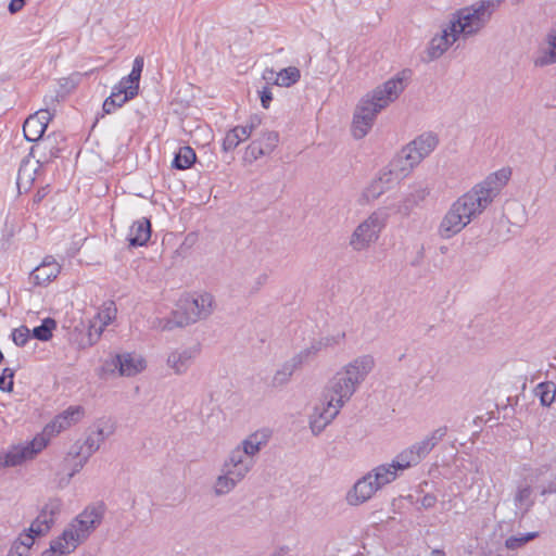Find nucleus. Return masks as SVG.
Here are the masks:
<instances>
[{"mask_svg": "<svg viewBox=\"0 0 556 556\" xmlns=\"http://www.w3.org/2000/svg\"><path fill=\"white\" fill-rule=\"evenodd\" d=\"M446 427L433 430L422 440L399 453L389 464H382L358 479L345 495L346 503L358 506L369 501L377 491L393 482L400 472L418 465L445 437Z\"/></svg>", "mask_w": 556, "mask_h": 556, "instance_id": "1", "label": "nucleus"}, {"mask_svg": "<svg viewBox=\"0 0 556 556\" xmlns=\"http://www.w3.org/2000/svg\"><path fill=\"white\" fill-rule=\"evenodd\" d=\"M510 177L509 169H501L489 175L482 182L459 197L440 222L438 233L451 239L479 216L500 193Z\"/></svg>", "mask_w": 556, "mask_h": 556, "instance_id": "2", "label": "nucleus"}, {"mask_svg": "<svg viewBox=\"0 0 556 556\" xmlns=\"http://www.w3.org/2000/svg\"><path fill=\"white\" fill-rule=\"evenodd\" d=\"M271 434L268 428L258 429L228 452L213 483L216 496L229 494L248 477L255 466L256 456L268 444Z\"/></svg>", "mask_w": 556, "mask_h": 556, "instance_id": "3", "label": "nucleus"}, {"mask_svg": "<svg viewBox=\"0 0 556 556\" xmlns=\"http://www.w3.org/2000/svg\"><path fill=\"white\" fill-rule=\"evenodd\" d=\"M408 74L403 71L367 92L356 105L353 115L352 135L364 138L372 128L377 115L393 103L407 87Z\"/></svg>", "mask_w": 556, "mask_h": 556, "instance_id": "4", "label": "nucleus"}, {"mask_svg": "<svg viewBox=\"0 0 556 556\" xmlns=\"http://www.w3.org/2000/svg\"><path fill=\"white\" fill-rule=\"evenodd\" d=\"M102 505H89L64 528L61 535L50 542L41 556H66L73 553L101 525Z\"/></svg>", "mask_w": 556, "mask_h": 556, "instance_id": "5", "label": "nucleus"}, {"mask_svg": "<svg viewBox=\"0 0 556 556\" xmlns=\"http://www.w3.org/2000/svg\"><path fill=\"white\" fill-rule=\"evenodd\" d=\"M375 367L376 361L372 355H358L344 364L329 379L327 388H329L330 392L349 402Z\"/></svg>", "mask_w": 556, "mask_h": 556, "instance_id": "6", "label": "nucleus"}, {"mask_svg": "<svg viewBox=\"0 0 556 556\" xmlns=\"http://www.w3.org/2000/svg\"><path fill=\"white\" fill-rule=\"evenodd\" d=\"M497 7L498 2L494 0H481L457 10L448 23L460 39L467 40L489 24Z\"/></svg>", "mask_w": 556, "mask_h": 556, "instance_id": "7", "label": "nucleus"}, {"mask_svg": "<svg viewBox=\"0 0 556 556\" xmlns=\"http://www.w3.org/2000/svg\"><path fill=\"white\" fill-rule=\"evenodd\" d=\"M390 207H378L354 229L350 238V245L354 251L367 250L379 239L390 218Z\"/></svg>", "mask_w": 556, "mask_h": 556, "instance_id": "8", "label": "nucleus"}, {"mask_svg": "<svg viewBox=\"0 0 556 556\" xmlns=\"http://www.w3.org/2000/svg\"><path fill=\"white\" fill-rule=\"evenodd\" d=\"M112 433V430L109 428H104L101 424L96 425L94 429L88 434L85 442L81 445L73 446L72 451L68 453L70 456H74L76 462L73 466V469L65 478H61L59 481V486H66L71 479L75 473L80 471V469L88 462L90 456L97 452L100 446L103 444L106 438H109Z\"/></svg>", "mask_w": 556, "mask_h": 556, "instance_id": "9", "label": "nucleus"}, {"mask_svg": "<svg viewBox=\"0 0 556 556\" xmlns=\"http://www.w3.org/2000/svg\"><path fill=\"white\" fill-rule=\"evenodd\" d=\"M348 403L343 397L325 388L323 401L314 407L309 416V428L318 435L337 417L341 408Z\"/></svg>", "mask_w": 556, "mask_h": 556, "instance_id": "10", "label": "nucleus"}, {"mask_svg": "<svg viewBox=\"0 0 556 556\" xmlns=\"http://www.w3.org/2000/svg\"><path fill=\"white\" fill-rule=\"evenodd\" d=\"M438 137L432 132H425L405 146L396 155L405 164L404 170H412L438 146Z\"/></svg>", "mask_w": 556, "mask_h": 556, "instance_id": "11", "label": "nucleus"}, {"mask_svg": "<svg viewBox=\"0 0 556 556\" xmlns=\"http://www.w3.org/2000/svg\"><path fill=\"white\" fill-rule=\"evenodd\" d=\"M143 65V58L140 55L136 56L130 74L126 77H123L121 81L113 88L110 98L114 100L118 108H122L127 101L131 100L138 94Z\"/></svg>", "mask_w": 556, "mask_h": 556, "instance_id": "12", "label": "nucleus"}, {"mask_svg": "<svg viewBox=\"0 0 556 556\" xmlns=\"http://www.w3.org/2000/svg\"><path fill=\"white\" fill-rule=\"evenodd\" d=\"M147 367L144 357L137 353H123L105 361L101 367L100 375L114 374L118 370L122 377H134L142 372Z\"/></svg>", "mask_w": 556, "mask_h": 556, "instance_id": "13", "label": "nucleus"}, {"mask_svg": "<svg viewBox=\"0 0 556 556\" xmlns=\"http://www.w3.org/2000/svg\"><path fill=\"white\" fill-rule=\"evenodd\" d=\"M430 194V188L425 181L415 182L409 187V190L397 202H392L383 207H390L391 215H400L401 217H408L413 211L420 206V204Z\"/></svg>", "mask_w": 556, "mask_h": 556, "instance_id": "14", "label": "nucleus"}, {"mask_svg": "<svg viewBox=\"0 0 556 556\" xmlns=\"http://www.w3.org/2000/svg\"><path fill=\"white\" fill-rule=\"evenodd\" d=\"M180 303L186 316L184 320L178 321V325L184 326L210 316L213 312L214 298L212 294L204 292L186 296Z\"/></svg>", "mask_w": 556, "mask_h": 556, "instance_id": "15", "label": "nucleus"}, {"mask_svg": "<svg viewBox=\"0 0 556 556\" xmlns=\"http://www.w3.org/2000/svg\"><path fill=\"white\" fill-rule=\"evenodd\" d=\"M46 445L45 437L37 435L30 442L12 446L5 455L0 456V468L21 465L25 460L34 458Z\"/></svg>", "mask_w": 556, "mask_h": 556, "instance_id": "16", "label": "nucleus"}, {"mask_svg": "<svg viewBox=\"0 0 556 556\" xmlns=\"http://www.w3.org/2000/svg\"><path fill=\"white\" fill-rule=\"evenodd\" d=\"M63 508V502L59 497H50L42 505L38 516L31 522L29 531L37 535L47 534L56 521V518L61 514Z\"/></svg>", "mask_w": 556, "mask_h": 556, "instance_id": "17", "label": "nucleus"}, {"mask_svg": "<svg viewBox=\"0 0 556 556\" xmlns=\"http://www.w3.org/2000/svg\"><path fill=\"white\" fill-rule=\"evenodd\" d=\"M54 112V110L51 111V109L47 106L28 116L23 125V132L26 140L37 141L41 139Z\"/></svg>", "mask_w": 556, "mask_h": 556, "instance_id": "18", "label": "nucleus"}, {"mask_svg": "<svg viewBox=\"0 0 556 556\" xmlns=\"http://www.w3.org/2000/svg\"><path fill=\"white\" fill-rule=\"evenodd\" d=\"M460 40L458 35L453 31V27L450 23H447L441 30L440 34H437L429 42L427 52L431 60L439 59L442 56L448 48Z\"/></svg>", "mask_w": 556, "mask_h": 556, "instance_id": "19", "label": "nucleus"}, {"mask_svg": "<svg viewBox=\"0 0 556 556\" xmlns=\"http://www.w3.org/2000/svg\"><path fill=\"white\" fill-rule=\"evenodd\" d=\"M116 306L114 302H105L99 311L97 317L89 327V343L93 344L100 338L103 329L110 325L116 317Z\"/></svg>", "mask_w": 556, "mask_h": 556, "instance_id": "20", "label": "nucleus"}, {"mask_svg": "<svg viewBox=\"0 0 556 556\" xmlns=\"http://www.w3.org/2000/svg\"><path fill=\"white\" fill-rule=\"evenodd\" d=\"M279 142V135L276 131H264L262 136L253 140L247 148V155L252 160L270 154Z\"/></svg>", "mask_w": 556, "mask_h": 556, "instance_id": "21", "label": "nucleus"}, {"mask_svg": "<svg viewBox=\"0 0 556 556\" xmlns=\"http://www.w3.org/2000/svg\"><path fill=\"white\" fill-rule=\"evenodd\" d=\"M540 470L529 475L522 483L517 486L514 497L515 506L521 510L522 515L527 514L534 504L532 498V484L539 480Z\"/></svg>", "mask_w": 556, "mask_h": 556, "instance_id": "22", "label": "nucleus"}, {"mask_svg": "<svg viewBox=\"0 0 556 556\" xmlns=\"http://www.w3.org/2000/svg\"><path fill=\"white\" fill-rule=\"evenodd\" d=\"M260 118L253 117L249 121L248 125L236 126L230 129L223 140V149L225 151L236 149L242 141H245L252 135L253 130L260 125Z\"/></svg>", "mask_w": 556, "mask_h": 556, "instance_id": "23", "label": "nucleus"}, {"mask_svg": "<svg viewBox=\"0 0 556 556\" xmlns=\"http://www.w3.org/2000/svg\"><path fill=\"white\" fill-rule=\"evenodd\" d=\"M83 416V409L79 406H71L62 414L58 415L45 429L49 434L59 433L78 422Z\"/></svg>", "mask_w": 556, "mask_h": 556, "instance_id": "24", "label": "nucleus"}, {"mask_svg": "<svg viewBox=\"0 0 556 556\" xmlns=\"http://www.w3.org/2000/svg\"><path fill=\"white\" fill-rule=\"evenodd\" d=\"M61 266L51 256H47L39 266L31 271V279L37 286H46L60 274Z\"/></svg>", "mask_w": 556, "mask_h": 556, "instance_id": "25", "label": "nucleus"}, {"mask_svg": "<svg viewBox=\"0 0 556 556\" xmlns=\"http://www.w3.org/2000/svg\"><path fill=\"white\" fill-rule=\"evenodd\" d=\"M195 354L197 351L193 349L173 351L167 357V365L175 374L182 375L190 368Z\"/></svg>", "mask_w": 556, "mask_h": 556, "instance_id": "26", "label": "nucleus"}, {"mask_svg": "<svg viewBox=\"0 0 556 556\" xmlns=\"http://www.w3.org/2000/svg\"><path fill=\"white\" fill-rule=\"evenodd\" d=\"M39 161L24 160L18 168L16 186L20 193L27 192L36 178Z\"/></svg>", "mask_w": 556, "mask_h": 556, "instance_id": "27", "label": "nucleus"}, {"mask_svg": "<svg viewBox=\"0 0 556 556\" xmlns=\"http://www.w3.org/2000/svg\"><path fill=\"white\" fill-rule=\"evenodd\" d=\"M151 237V224L147 218L134 222L128 232V241L131 247L144 245Z\"/></svg>", "mask_w": 556, "mask_h": 556, "instance_id": "28", "label": "nucleus"}, {"mask_svg": "<svg viewBox=\"0 0 556 556\" xmlns=\"http://www.w3.org/2000/svg\"><path fill=\"white\" fill-rule=\"evenodd\" d=\"M300 369L295 363L290 358L286 361L283 364L278 367L270 381L268 382V387L271 389H281L287 386L292 378V375Z\"/></svg>", "mask_w": 556, "mask_h": 556, "instance_id": "29", "label": "nucleus"}, {"mask_svg": "<svg viewBox=\"0 0 556 556\" xmlns=\"http://www.w3.org/2000/svg\"><path fill=\"white\" fill-rule=\"evenodd\" d=\"M275 75V84L281 87H290L298 83L301 77L300 70L294 66L283 68L279 73H275L274 70H266L263 77L269 80L273 79Z\"/></svg>", "mask_w": 556, "mask_h": 556, "instance_id": "30", "label": "nucleus"}, {"mask_svg": "<svg viewBox=\"0 0 556 556\" xmlns=\"http://www.w3.org/2000/svg\"><path fill=\"white\" fill-rule=\"evenodd\" d=\"M404 167L405 164L402 161H400L397 156H395L390 163L389 169H384L383 172H381L378 179L382 182V186H384L388 189L391 185L404 178L410 172L404 170Z\"/></svg>", "mask_w": 556, "mask_h": 556, "instance_id": "31", "label": "nucleus"}, {"mask_svg": "<svg viewBox=\"0 0 556 556\" xmlns=\"http://www.w3.org/2000/svg\"><path fill=\"white\" fill-rule=\"evenodd\" d=\"M324 351L321 345H319L318 340H314L311 344L303 350H301L298 354H295L291 359L295 363V365L301 368L302 366L308 364L318 355L319 352Z\"/></svg>", "mask_w": 556, "mask_h": 556, "instance_id": "32", "label": "nucleus"}, {"mask_svg": "<svg viewBox=\"0 0 556 556\" xmlns=\"http://www.w3.org/2000/svg\"><path fill=\"white\" fill-rule=\"evenodd\" d=\"M195 152L190 147H182L176 153L173 166L178 169H187L195 162Z\"/></svg>", "mask_w": 556, "mask_h": 556, "instance_id": "33", "label": "nucleus"}, {"mask_svg": "<svg viewBox=\"0 0 556 556\" xmlns=\"http://www.w3.org/2000/svg\"><path fill=\"white\" fill-rule=\"evenodd\" d=\"M535 394L543 406H551L556 397V384L553 381L541 382L535 388Z\"/></svg>", "mask_w": 556, "mask_h": 556, "instance_id": "34", "label": "nucleus"}, {"mask_svg": "<svg viewBox=\"0 0 556 556\" xmlns=\"http://www.w3.org/2000/svg\"><path fill=\"white\" fill-rule=\"evenodd\" d=\"M55 326L54 319L46 318L40 326L34 328L33 336L38 340L48 341L52 337V330Z\"/></svg>", "mask_w": 556, "mask_h": 556, "instance_id": "35", "label": "nucleus"}, {"mask_svg": "<svg viewBox=\"0 0 556 556\" xmlns=\"http://www.w3.org/2000/svg\"><path fill=\"white\" fill-rule=\"evenodd\" d=\"M345 337L346 336L344 331H337L334 333L321 337L317 340L319 342V345H321L323 350H328L344 343Z\"/></svg>", "mask_w": 556, "mask_h": 556, "instance_id": "36", "label": "nucleus"}, {"mask_svg": "<svg viewBox=\"0 0 556 556\" xmlns=\"http://www.w3.org/2000/svg\"><path fill=\"white\" fill-rule=\"evenodd\" d=\"M536 536H538V532H529V533L521 534L518 536H509L505 541V546L508 549H513V551L518 549V548L522 547L523 545H526L531 540L535 539Z\"/></svg>", "mask_w": 556, "mask_h": 556, "instance_id": "37", "label": "nucleus"}, {"mask_svg": "<svg viewBox=\"0 0 556 556\" xmlns=\"http://www.w3.org/2000/svg\"><path fill=\"white\" fill-rule=\"evenodd\" d=\"M387 188L382 186L379 179L374 180L364 191V197L367 201H372L379 198Z\"/></svg>", "mask_w": 556, "mask_h": 556, "instance_id": "38", "label": "nucleus"}, {"mask_svg": "<svg viewBox=\"0 0 556 556\" xmlns=\"http://www.w3.org/2000/svg\"><path fill=\"white\" fill-rule=\"evenodd\" d=\"M13 342L18 346H24L30 339V331L27 327L22 326L12 332Z\"/></svg>", "mask_w": 556, "mask_h": 556, "instance_id": "39", "label": "nucleus"}, {"mask_svg": "<svg viewBox=\"0 0 556 556\" xmlns=\"http://www.w3.org/2000/svg\"><path fill=\"white\" fill-rule=\"evenodd\" d=\"M35 536L38 535L29 531L28 534L21 536L14 543L20 547V549H23L24 552L29 554V549L35 542Z\"/></svg>", "mask_w": 556, "mask_h": 556, "instance_id": "40", "label": "nucleus"}, {"mask_svg": "<svg viewBox=\"0 0 556 556\" xmlns=\"http://www.w3.org/2000/svg\"><path fill=\"white\" fill-rule=\"evenodd\" d=\"M261 103L264 109H268L273 100V94L269 87H264L260 90Z\"/></svg>", "mask_w": 556, "mask_h": 556, "instance_id": "41", "label": "nucleus"}, {"mask_svg": "<svg viewBox=\"0 0 556 556\" xmlns=\"http://www.w3.org/2000/svg\"><path fill=\"white\" fill-rule=\"evenodd\" d=\"M540 493L543 496L556 493V477L552 479L546 485L542 486Z\"/></svg>", "mask_w": 556, "mask_h": 556, "instance_id": "42", "label": "nucleus"}, {"mask_svg": "<svg viewBox=\"0 0 556 556\" xmlns=\"http://www.w3.org/2000/svg\"><path fill=\"white\" fill-rule=\"evenodd\" d=\"M116 109H118L117 104H115L114 100L108 97L102 105V110L105 114L113 113Z\"/></svg>", "mask_w": 556, "mask_h": 556, "instance_id": "43", "label": "nucleus"}, {"mask_svg": "<svg viewBox=\"0 0 556 556\" xmlns=\"http://www.w3.org/2000/svg\"><path fill=\"white\" fill-rule=\"evenodd\" d=\"M25 4V0H11L9 3V11L11 13H16L23 9Z\"/></svg>", "mask_w": 556, "mask_h": 556, "instance_id": "44", "label": "nucleus"}, {"mask_svg": "<svg viewBox=\"0 0 556 556\" xmlns=\"http://www.w3.org/2000/svg\"><path fill=\"white\" fill-rule=\"evenodd\" d=\"M435 502H437V498L434 495L432 494H426L422 498H421V506L425 507V508H431L435 505Z\"/></svg>", "mask_w": 556, "mask_h": 556, "instance_id": "45", "label": "nucleus"}, {"mask_svg": "<svg viewBox=\"0 0 556 556\" xmlns=\"http://www.w3.org/2000/svg\"><path fill=\"white\" fill-rule=\"evenodd\" d=\"M268 280V275L263 273V274H260L256 278H255V287L253 288L255 291L260 290Z\"/></svg>", "mask_w": 556, "mask_h": 556, "instance_id": "46", "label": "nucleus"}, {"mask_svg": "<svg viewBox=\"0 0 556 556\" xmlns=\"http://www.w3.org/2000/svg\"><path fill=\"white\" fill-rule=\"evenodd\" d=\"M7 556H28V554L13 543Z\"/></svg>", "mask_w": 556, "mask_h": 556, "instance_id": "47", "label": "nucleus"}, {"mask_svg": "<svg viewBox=\"0 0 556 556\" xmlns=\"http://www.w3.org/2000/svg\"><path fill=\"white\" fill-rule=\"evenodd\" d=\"M13 389V380L4 381V378L0 377V390L2 391H12Z\"/></svg>", "mask_w": 556, "mask_h": 556, "instance_id": "48", "label": "nucleus"}, {"mask_svg": "<svg viewBox=\"0 0 556 556\" xmlns=\"http://www.w3.org/2000/svg\"><path fill=\"white\" fill-rule=\"evenodd\" d=\"M14 370L11 368H4L1 378H4V381L13 380Z\"/></svg>", "mask_w": 556, "mask_h": 556, "instance_id": "49", "label": "nucleus"}, {"mask_svg": "<svg viewBox=\"0 0 556 556\" xmlns=\"http://www.w3.org/2000/svg\"><path fill=\"white\" fill-rule=\"evenodd\" d=\"M48 146H49V139H46L41 143L37 144L36 148H33L31 152H34L35 150L40 149L41 147L43 149H46V148H48Z\"/></svg>", "mask_w": 556, "mask_h": 556, "instance_id": "50", "label": "nucleus"}, {"mask_svg": "<svg viewBox=\"0 0 556 556\" xmlns=\"http://www.w3.org/2000/svg\"><path fill=\"white\" fill-rule=\"evenodd\" d=\"M431 556H445V553L442 549L435 548L432 549Z\"/></svg>", "mask_w": 556, "mask_h": 556, "instance_id": "51", "label": "nucleus"}, {"mask_svg": "<svg viewBox=\"0 0 556 556\" xmlns=\"http://www.w3.org/2000/svg\"><path fill=\"white\" fill-rule=\"evenodd\" d=\"M42 197H43V194H40V192H38L35 200L37 202H39V201H41Z\"/></svg>", "mask_w": 556, "mask_h": 556, "instance_id": "52", "label": "nucleus"}, {"mask_svg": "<svg viewBox=\"0 0 556 556\" xmlns=\"http://www.w3.org/2000/svg\"><path fill=\"white\" fill-rule=\"evenodd\" d=\"M3 361V354L2 352L0 351V363Z\"/></svg>", "mask_w": 556, "mask_h": 556, "instance_id": "53", "label": "nucleus"}, {"mask_svg": "<svg viewBox=\"0 0 556 556\" xmlns=\"http://www.w3.org/2000/svg\"><path fill=\"white\" fill-rule=\"evenodd\" d=\"M517 2H520L521 0H516Z\"/></svg>", "mask_w": 556, "mask_h": 556, "instance_id": "54", "label": "nucleus"}]
</instances>
